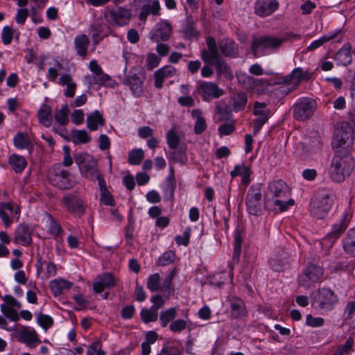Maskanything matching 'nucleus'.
Wrapping results in <instances>:
<instances>
[{
    "label": "nucleus",
    "instance_id": "16",
    "mask_svg": "<svg viewBox=\"0 0 355 355\" xmlns=\"http://www.w3.org/2000/svg\"><path fill=\"white\" fill-rule=\"evenodd\" d=\"M313 76V73L304 71L301 67H297L291 73L284 77L283 82L292 85L291 87L288 89L289 92H291L296 89L302 81H307L311 79Z\"/></svg>",
    "mask_w": 355,
    "mask_h": 355
},
{
    "label": "nucleus",
    "instance_id": "3",
    "mask_svg": "<svg viewBox=\"0 0 355 355\" xmlns=\"http://www.w3.org/2000/svg\"><path fill=\"white\" fill-rule=\"evenodd\" d=\"M354 132L348 122L343 121L335 125L334 137L331 142L332 148L334 149H342L341 148L347 144L349 146L354 139Z\"/></svg>",
    "mask_w": 355,
    "mask_h": 355
},
{
    "label": "nucleus",
    "instance_id": "56",
    "mask_svg": "<svg viewBox=\"0 0 355 355\" xmlns=\"http://www.w3.org/2000/svg\"><path fill=\"white\" fill-rule=\"evenodd\" d=\"M177 272L176 268H173L168 275L164 279L162 284H161L162 287V291H168L171 289L172 282L173 279L174 278V276L175 275Z\"/></svg>",
    "mask_w": 355,
    "mask_h": 355
},
{
    "label": "nucleus",
    "instance_id": "61",
    "mask_svg": "<svg viewBox=\"0 0 355 355\" xmlns=\"http://www.w3.org/2000/svg\"><path fill=\"white\" fill-rule=\"evenodd\" d=\"M217 112L219 114L220 121H230L232 119V111L227 107H218Z\"/></svg>",
    "mask_w": 355,
    "mask_h": 355
},
{
    "label": "nucleus",
    "instance_id": "45",
    "mask_svg": "<svg viewBox=\"0 0 355 355\" xmlns=\"http://www.w3.org/2000/svg\"><path fill=\"white\" fill-rule=\"evenodd\" d=\"M339 33V31H336L334 33H329L328 35H323L322 37H320L318 40H316L313 41L308 47L307 50L309 51H313L320 46H321L324 43L335 39L338 34Z\"/></svg>",
    "mask_w": 355,
    "mask_h": 355
},
{
    "label": "nucleus",
    "instance_id": "49",
    "mask_svg": "<svg viewBox=\"0 0 355 355\" xmlns=\"http://www.w3.org/2000/svg\"><path fill=\"white\" fill-rule=\"evenodd\" d=\"M140 315L142 321L145 323L155 322L158 318V311L151 307L149 309H142Z\"/></svg>",
    "mask_w": 355,
    "mask_h": 355
},
{
    "label": "nucleus",
    "instance_id": "62",
    "mask_svg": "<svg viewBox=\"0 0 355 355\" xmlns=\"http://www.w3.org/2000/svg\"><path fill=\"white\" fill-rule=\"evenodd\" d=\"M218 133L222 136L230 135L235 130L234 123H224L218 127Z\"/></svg>",
    "mask_w": 355,
    "mask_h": 355
},
{
    "label": "nucleus",
    "instance_id": "50",
    "mask_svg": "<svg viewBox=\"0 0 355 355\" xmlns=\"http://www.w3.org/2000/svg\"><path fill=\"white\" fill-rule=\"evenodd\" d=\"M144 157V153L143 150L140 148L133 149L129 153L128 162L132 165H139L141 164Z\"/></svg>",
    "mask_w": 355,
    "mask_h": 355
},
{
    "label": "nucleus",
    "instance_id": "43",
    "mask_svg": "<svg viewBox=\"0 0 355 355\" xmlns=\"http://www.w3.org/2000/svg\"><path fill=\"white\" fill-rule=\"evenodd\" d=\"M72 284L64 279H54L50 282V288L55 295H60L65 289L71 288Z\"/></svg>",
    "mask_w": 355,
    "mask_h": 355
},
{
    "label": "nucleus",
    "instance_id": "7",
    "mask_svg": "<svg viewBox=\"0 0 355 355\" xmlns=\"http://www.w3.org/2000/svg\"><path fill=\"white\" fill-rule=\"evenodd\" d=\"M245 206L250 214L254 216H260L261 214V184H254L249 188L245 197Z\"/></svg>",
    "mask_w": 355,
    "mask_h": 355
},
{
    "label": "nucleus",
    "instance_id": "55",
    "mask_svg": "<svg viewBox=\"0 0 355 355\" xmlns=\"http://www.w3.org/2000/svg\"><path fill=\"white\" fill-rule=\"evenodd\" d=\"M1 311L3 314L10 320L17 322L19 320L18 313L12 308L6 304L1 306Z\"/></svg>",
    "mask_w": 355,
    "mask_h": 355
},
{
    "label": "nucleus",
    "instance_id": "26",
    "mask_svg": "<svg viewBox=\"0 0 355 355\" xmlns=\"http://www.w3.org/2000/svg\"><path fill=\"white\" fill-rule=\"evenodd\" d=\"M342 247L347 255L355 258V227L348 230L342 240Z\"/></svg>",
    "mask_w": 355,
    "mask_h": 355
},
{
    "label": "nucleus",
    "instance_id": "18",
    "mask_svg": "<svg viewBox=\"0 0 355 355\" xmlns=\"http://www.w3.org/2000/svg\"><path fill=\"white\" fill-rule=\"evenodd\" d=\"M230 304V317L231 319H243L248 315V311L244 301L239 297L230 295L227 298Z\"/></svg>",
    "mask_w": 355,
    "mask_h": 355
},
{
    "label": "nucleus",
    "instance_id": "15",
    "mask_svg": "<svg viewBox=\"0 0 355 355\" xmlns=\"http://www.w3.org/2000/svg\"><path fill=\"white\" fill-rule=\"evenodd\" d=\"M105 17L112 26H124L128 25L131 19V12L125 8L119 7L116 10H110Z\"/></svg>",
    "mask_w": 355,
    "mask_h": 355
},
{
    "label": "nucleus",
    "instance_id": "8",
    "mask_svg": "<svg viewBox=\"0 0 355 355\" xmlns=\"http://www.w3.org/2000/svg\"><path fill=\"white\" fill-rule=\"evenodd\" d=\"M49 179L52 185L60 189H70L73 187L70 173L60 164H54L49 171Z\"/></svg>",
    "mask_w": 355,
    "mask_h": 355
},
{
    "label": "nucleus",
    "instance_id": "17",
    "mask_svg": "<svg viewBox=\"0 0 355 355\" xmlns=\"http://www.w3.org/2000/svg\"><path fill=\"white\" fill-rule=\"evenodd\" d=\"M196 91L206 101L218 98L224 93L223 90L219 88L217 84L212 82L198 83L196 87Z\"/></svg>",
    "mask_w": 355,
    "mask_h": 355
},
{
    "label": "nucleus",
    "instance_id": "44",
    "mask_svg": "<svg viewBox=\"0 0 355 355\" xmlns=\"http://www.w3.org/2000/svg\"><path fill=\"white\" fill-rule=\"evenodd\" d=\"M69 109L67 105H64L60 110H55L54 119L60 125L64 126L69 123Z\"/></svg>",
    "mask_w": 355,
    "mask_h": 355
},
{
    "label": "nucleus",
    "instance_id": "1",
    "mask_svg": "<svg viewBox=\"0 0 355 355\" xmlns=\"http://www.w3.org/2000/svg\"><path fill=\"white\" fill-rule=\"evenodd\" d=\"M354 167V159L349 148L336 150L329 168L330 177L334 182H343L350 176Z\"/></svg>",
    "mask_w": 355,
    "mask_h": 355
},
{
    "label": "nucleus",
    "instance_id": "34",
    "mask_svg": "<svg viewBox=\"0 0 355 355\" xmlns=\"http://www.w3.org/2000/svg\"><path fill=\"white\" fill-rule=\"evenodd\" d=\"M37 118L41 124L49 128L52 124V108L47 104H42L38 112Z\"/></svg>",
    "mask_w": 355,
    "mask_h": 355
},
{
    "label": "nucleus",
    "instance_id": "14",
    "mask_svg": "<svg viewBox=\"0 0 355 355\" xmlns=\"http://www.w3.org/2000/svg\"><path fill=\"white\" fill-rule=\"evenodd\" d=\"M351 217L348 212L345 211L339 220L332 225L331 230L326 235L324 240L333 245L347 229Z\"/></svg>",
    "mask_w": 355,
    "mask_h": 355
},
{
    "label": "nucleus",
    "instance_id": "13",
    "mask_svg": "<svg viewBox=\"0 0 355 355\" xmlns=\"http://www.w3.org/2000/svg\"><path fill=\"white\" fill-rule=\"evenodd\" d=\"M21 209L19 206L12 202L0 203V218L6 227L19 219Z\"/></svg>",
    "mask_w": 355,
    "mask_h": 355
},
{
    "label": "nucleus",
    "instance_id": "32",
    "mask_svg": "<svg viewBox=\"0 0 355 355\" xmlns=\"http://www.w3.org/2000/svg\"><path fill=\"white\" fill-rule=\"evenodd\" d=\"M8 162L16 173H21L27 166V161L25 157L15 153L8 157Z\"/></svg>",
    "mask_w": 355,
    "mask_h": 355
},
{
    "label": "nucleus",
    "instance_id": "57",
    "mask_svg": "<svg viewBox=\"0 0 355 355\" xmlns=\"http://www.w3.org/2000/svg\"><path fill=\"white\" fill-rule=\"evenodd\" d=\"M37 322L46 330L49 329L53 324V320L51 316L42 313H40L37 315Z\"/></svg>",
    "mask_w": 355,
    "mask_h": 355
},
{
    "label": "nucleus",
    "instance_id": "41",
    "mask_svg": "<svg viewBox=\"0 0 355 355\" xmlns=\"http://www.w3.org/2000/svg\"><path fill=\"white\" fill-rule=\"evenodd\" d=\"M1 37L4 45H9L11 44L13 38L17 41L19 40V32L12 26H6L2 29Z\"/></svg>",
    "mask_w": 355,
    "mask_h": 355
},
{
    "label": "nucleus",
    "instance_id": "23",
    "mask_svg": "<svg viewBox=\"0 0 355 355\" xmlns=\"http://www.w3.org/2000/svg\"><path fill=\"white\" fill-rule=\"evenodd\" d=\"M32 231L26 223H20L15 230L14 242L24 246H28L32 243Z\"/></svg>",
    "mask_w": 355,
    "mask_h": 355
},
{
    "label": "nucleus",
    "instance_id": "48",
    "mask_svg": "<svg viewBox=\"0 0 355 355\" xmlns=\"http://www.w3.org/2000/svg\"><path fill=\"white\" fill-rule=\"evenodd\" d=\"M354 340L353 337H349L343 345L337 347L334 355H345L353 351Z\"/></svg>",
    "mask_w": 355,
    "mask_h": 355
},
{
    "label": "nucleus",
    "instance_id": "37",
    "mask_svg": "<svg viewBox=\"0 0 355 355\" xmlns=\"http://www.w3.org/2000/svg\"><path fill=\"white\" fill-rule=\"evenodd\" d=\"M105 125V119L98 110H95L87 116V127L91 131H95L99 125Z\"/></svg>",
    "mask_w": 355,
    "mask_h": 355
},
{
    "label": "nucleus",
    "instance_id": "51",
    "mask_svg": "<svg viewBox=\"0 0 355 355\" xmlns=\"http://www.w3.org/2000/svg\"><path fill=\"white\" fill-rule=\"evenodd\" d=\"M345 314L346 315L345 320L347 323H355V300L347 303Z\"/></svg>",
    "mask_w": 355,
    "mask_h": 355
},
{
    "label": "nucleus",
    "instance_id": "58",
    "mask_svg": "<svg viewBox=\"0 0 355 355\" xmlns=\"http://www.w3.org/2000/svg\"><path fill=\"white\" fill-rule=\"evenodd\" d=\"M191 237V228L187 227L183 233V236L177 235L175 237V241L176 243L179 245H182L184 246H187L189 243V240Z\"/></svg>",
    "mask_w": 355,
    "mask_h": 355
},
{
    "label": "nucleus",
    "instance_id": "53",
    "mask_svg": "<svg viewBox=\"0 0 355 355\" xmlns=\"http://www.w3.org/2000/svg\"><path fill=\"white\" fill-rule=\"evenodd\" d=\"M188 321L184 319H177L169 324V329L174 333H180L188 328Z\"/></svg>",
    "mask_w": 355,
    "mask_h": 355
},
{
    "label": "nucleus",
    "instance_id": "54",
    "mask_svg": "<svg viewBox=\"0 0 355 355\" xmlns=\"http://www.w3.org/2000/svg\"><path fill=\"white\" fill-rule=\"evenodd\" d=\"M166 140L169 148L175 150L180 144V137L173 130H170L166 134Z\"/></svg>",
    "mask_w": 355,
    "mask_h": 355
},
{
    "label": "nucleus",
    "instance_id": "12",
    "mask_svg": "<svg viewBox=\"0 0 355 355\" xmlns=\"http://www.w3.org/2000/svg\"><path fill=\"white\" fill-rule=\"evenodd\" d=\"M62 201L67 210L74 216L80 218L86 213L87 204L78 195L73 193L65 195Z\"/></svg>",
    "mask_w": 355,
    "mask_h": 355
},
{
    "label": "nucleus",
    "instance_id": "42",
    "mask_svg": "<svg viewBox=\"0 0 355 355\" xmlns=\"http://www.w3.org/2000/svg\"><path fill=\"white\" fill-rule=\"evenodd\" d=\"M177 315V309L175 307L169 308L160 313L159 318L162 327H166L172 322Z\"/></svg>",
    "mask_w": 355,
    "mask_h": 355
},
{
    "label": "nucleus",
    "instance_id": "28",
    "mask_svg": "<svg viewBox=\"0 0 355 355\" xmlns=\"http://www.w3.org/2000/svg\"><path fill=\"white\" fill-rule=\"evenodd\" d=\"M143 83L141 76L130 72L123 83L129 86L130 90L135 95L139 96L142 92Z\"/></svg>",
    "mask_w": 355,
    "mask_h": 355
},
{
    "label": "nucleus",
    "instance_id": "63",
    "mask_svg": "<svg viewBox=\"0 0 355 355\" xmlns=\"http://www.w3.org/2000/svg\"><path fill=\"white\" fill-rule=\"evenodd\" d=\"M73 138L79 143L86 144L91 140L90 136L86 130H77L73 135Z\"/></svg>",
    "mask_w": 355,
    "mask_h": 355
},
{
    "label": "nucleus",
    "instance_id": "19",
    "mask_svg": "<svg viewBox=\"0 0 355 355\" xmlns=\"http://www.w3.org/2000/svg\"><path fill=\"white\" fill-rule=\"evenodd\" d=\"M172 25L167 21H161L156 24L150 33V40L159 43L162 41H167L172 33Z\"/></svg>",
    "mask_w": 355,
    "mask_h": 355
},
{
    "label": "nucleus",
    "instance_id": "33",
    "mask_svg": "<svg viewBox=\"0 0 355 355\" xmlns=\"http://www.w3.org/2000/svg\"><path fill=\"white\" fill-rule=\"evenodd\" d=\"M220 52L227 57H236L238 55V47L234 41L230 39L222 40L219 44Z\"/></svg>",
    "mask_w": 355,
    "mask_h": 355
},
{
    "label": "nucleus",
    "instance_id": "52",
    "mask_svg": "<svg viewBox=\"0 0 355 355\" xmlns=\"http://www.w3.org/2000/svg\"><path fill=\"white\" fill-rule=\"evenodd\" d=\"M175 259V252L173 250H168L164 252L157 259V264L165 266L173 263Z\"/></svg>",
    "mask_w": 355,
    "mask_h": 355
},
{
    "label": "nucleus",
    "instance_id": "40",
    "mask_svg": "<svg viewBox=\"0 0 355 355\" xmlns=\"http://www.w3.org/2000/svg\"><path fill=\"white\" fill-rule=\"evenodd\" d=\"M58 83L61 85H66L64 96L68 98H72L75 96L76 84L72 82V78L69 74H64L59 79Z\"/></svg>",
    "mask_w": 355,
    "mask_h": 355
},
{
    "label": "nucleus",
    "instance_id": "20",
    "mask_svg": "<svg viewBox=\"0 0 355 355\" xmlns=\"http://www.w3.org/2000/svg\"><path fill=\"white\" fill-rule=\"evenodd\" d=\"M207 50L201 51V58L207 64L214 65L218 60L222 59L220 55L216 41L211 36H208L206 40Z\"/></svg>",
    "mask_w": 355,
    "mask_h": 355
},
{
    "label": "nucleus",
    "instance_id": "36",
    "mask_svg": "<svg viewBox=\"0 0 355 355\" xmlns=\"http://www.w3.org/2000/svg\"><path fill=\"white\" fill-rule=\"evenodd\" d=\"M89 44L88 37L85 35H78L74 39V46L77 54L83 58L86 57L87 54V47Z\"/></svg>",
    "mask_w": 355,
    "mask_h": 355
},
{
    "label": "nucleus",
    "instance_id": "22",
    "mask_svg": "<svg viewBox=\"0 0 355 355\" xmlns=\"http://www.w3.org/2000/svg\"><path fill=\"white\" fill-rule=\"evenodd\" d=\"M115 286V278L112 273L103 272L98 275L93 283L95 293H101L105 289H110Z\"/></svg>",
    "mask_w": 355,
    "mask_h": 355
},
{
    "label": "nucleus",
    "instance_id": "46",
    "mask_svg": "<svg viewBox=\"0 0 355 355\" xmlns=\"http://www.w3.org/2000/svg\"><path fill=\"white\" fill-rule=\"evenodd\" d=\"M48 218V232L52 236L57 237L62 232L61 225L58 223L56 219L50 214H47Z\"/></svg>",
    "mask_w": 355,
    "mask_h": 355
},
{
    "label": "nucleus",
    "instance_id": "39",
    "mask_svg": "<svg viewBox=\"0 0 355 355\" xmlns=\"http://www.w3.org/2000/svg\"><path fill=\"white\" fill-rule=\"evenodd\" d=\"M351 50V44L345 43L336 54L337 60L344 66H347L352 62Z\"/></svg>",
    "mask_w": 355,
    "mask_h": 355
},
{
    "label": "nucleus",
    "instance_id": "24",
    "mask_svg": "<svg viewBox=\"0 0 355 355\" xmlns=\"http://www.w3.org/2000/svg\"><path fill=\"white\" fill-rule=\"evenodd\" d=\"M177 72L176 69L171 65H166L157 70L154 73L155 87L161 89L166 78L173 77Z\"/></svg>",
    "mask_w": 355,
    "mask_h": 355
},
{
    "label": "nucleus",
    "instance_id": "21",
    "mask_svg": "<svg viewBox=\"0 0 355 355\" xmlns=\"http://www.w3.org/2000/svg\"><path fill=\"white\" fill-rule=\"evenodd\" d=\"M279 8L277 0H257L254 13L260 17H266L275 12Z\"/></svg>",
    "mask_w": 355,
    "mask_h": 355
},
{
    "label": "nucleus",
    "instance_id": "59",
    "mask_svg": "<svg viewBox=\"0 0 355 355\" xmlns=\"http://www.w3.org/2000/svg\"><path fill=\"white\" fill-rule=\"evenodd\" d=\"M157 355H182L180 349L174 345L164 346Z\"/></svg>",
    "mask_w": 355,
    "mask_h": 355
},
{
    "label": "nucleus",
    "instance_id": "4",
    "mask_svg": "<svg viewBox=\"0 0 355 355\" xmlns=\"http://www.w3.org/2000/svg\"><path fill=\"white\" fill-rule=\"evenodd\" d=\"M323 276L324 269L322 266L313 263H308L298 275L297 282L300 286L309 288L313 284L320 282Z\"/></svg>",
    "mask_w": 355,
    "mask_h": 355
},
{
    "label": "nucleus",
    "instance_id": "6",
    "mask_svg": "<svg viewBox=\"0 0 355 355\" xmlns=\"http://www.w3.org/2000/svg\"><path fill=\"white\" fill-rule=\"evenodd\" d=\"M73 159L80 173L87 178L95 181L99 173L96 159L91 155L84 153L76 154Z\"/></svg>",
    "mask_w": 355,
    "mask_h": 355
},
{
    "label": "nucleus",
    "instance_id": "2",
    "mask_svg": "<svg viewBox=\"0 0 355 355\" xmlns=\"http://www.w3.org/2000/svg\"><path fill=\"white\" fill-rule=\"evenodd\" d=\"M335 200L336 195L332 191L325 189L318 190L310 200L311 215L317 219L325 218L334 204Z\"/></svg>",
    "mask_w": 355,
    "mask_h": 355
},
{
    "label": "nucleus",
    "instance_id": "29",
    "mask_svg": "<svg viewBox=\"0 0 355 355\" xmlns=\"http://www.w3.org/2000/svg\"><path fill=\"white\" fill-rule=\"evenodd\" d=\"M89 69L93 73L94 83L103 85L110 79V76L103 71L97 61L93 60L89 62Z\"/></svg>",
    "mask_w": 355,
    "mask_h": 355
},
{
    "label": "nucleus",
    "instance_id": "31",
    "mask_svg": "<svg viewBox=\"0 0 355 355\" xmlns=\"http://www.w3.org/2000/svg\"><path fill=\"white\" fill-rule=\"evenodd\" d=\"M245 232L244 227L238 225L234 233V252H233V259L239 261V257L241 252L243 239L245 236Z\"/></svg>",
    "mask_w": 355,
    "mask_h": 355
},
{
    "label": "nucleus",
    "instance_id": "47",
    "mask_svg": "<svg viewBox=\"0 0 355 355\" xmlns=\"http://www.w3.org/2000/svg\"><path fill=\"white\" fill-rule=\"evenodd\" d=\"M147 288L151 292L162 291L161 277L159 273L149 275L147 280Z\"/></svg>",
    "mask_w": 355,
    "mask_h": 355
},
{
    "label": "nucleus",
    "instance_id": "9",
    "mask_svg": "<svg viewBox=\"0 0 355 355\" xmlns=\"http://www.w3.org/2000/svg\"><path fill=\"white\" fill-rule=\"evenodd\" d=\"M316 107L317 103L314 99L303 98L293 105V117L300 121H306L312 116Z\"/></svg>",
    "mask_w": 355,
    "mask_h": 355
},
{
    "label": "nucleus",
    "instance_id": "11",
    "mask_svg": "<svg viewBox=\"0 0 355 355\" xmlns=\"http://www.w3.org/2000/svg\"><path fill=\"white\" fill-rule=\"evenodd\" d=\"M252 114L257 116L253 120V134H258L263 125L271 116V110L266 103L255 101L253 104Z\"/></svg>",
    "mask_w": 355,
    "mask_h": 355
},
{
    "label": "nucleus",
    "instance_id": "38",
    "mask_svg": "<svg viewBox=\"0 0 355 355\" xmlns=\"http://www.w3.org/2000/svg\"><path fill=\"white\" fill-rule=\"evenodd\" d=\"M214 64L216 66L217 79H220L222 76L230 80L233 78L234 76L230 67L223 58Z\"/></svg>",
    "mask_w": 355,
    "mask_h": 355
},
{
    "label": "nucleus",
    "instance_id": "5",
    "mask_svg": "<svg viewBox=\"0 0 355 355\" xmlns=\"http://www.w3.org/2000/svg\"><path fill=\"white\" fill-rule=\"evenodd\" d=\"M282 38L272 36H260L252 40L251 50L255 58L264 55L269 50L277 49L283 43Z\"/></svg>",
    "mask_w": 355,
    "mask_h": 355
},
{
    "label": "nucleus",
    "instance_id": "35",
    "mask_svg": "<svg viewBox=\"0 0 355 355\" xmlns=\"http://www.w3.org/2000/svg\"><path fill=\"white\" fill-rule=\"evenodd\" d=\"M13 144L16 148L19 150L28 149L32 152L33 146L28 134L24 132L17 133L13 139Z\"/></svg>",
    "mask_w": 355,
    "mask_h": 355
},
{
    "label": "nucleus",
    "instance_id": "30",
    "mask_svg": "<svg viewBox=\"0 0 355 355\" xmlns=\"http://www.w3.org/2000/svg\"><path fill=\"white\" fill-rule=\"evenodd\" d=\"M19 340L31 348L35 347L36 343H40L37 332L33 329L24 328L19 332Z\"/></svg>",
    "mask_w": 355,
    "mask_h": 355
},
{
    "label": "nucleus",
    "instance_id": "64",
    "mask_svg": "<svg viewBox=\"0 0 355 355\" xmlns=\"http://www.w3.org/2000/svg\"><path fill=\"white\" fill-rule=\"evenodd\" d=\"M250 168L245 166V164H237L234 166V170H232L230 173V175L232 178L236 176L242 177L244 175L247 171H249Z\"/></svg>",
    "mask_w": 355,
    "mask_h": 355
},
{
    "label": "nucleus",
    "instance_id": "27",
    "mask_svg": "<svg viewBox=\"0 0 355 355\" xmlns=\"http://www.w3.org/2000/svg\"><path fill=\"white\" fill-rule=\"evenodd\" d=\"M268 189L273 197L286 198L288 197V187L282 180H275L269 183Z\"/></svg>",
    "mask_w": 355,
    "mask_h": 355
},
{
    "label": "nucleus",
    "instance_id": "25",
    "mask_svg": "<svg viewBox=\"0 0 355 355\" xmlns=\"http://www.w3.org/2000/svg\"><path fill=\"white\" fill-rule=\"evenodd\" d=\"M288 263V257L284 251L274 253L270 259V265L275 272L282 271Z\"/></svg>",
    "mask_w": 355,
    "mask_h": 355
},
{
    "label": "nucleus",
    "instance_id": "60",
    "mask_svg": "<svg viewBox=\"0 0 355 355\" xmlns=\"http://www.w3.org/2000/svg\"><path fill=\"white\" fill-rule=\"evenodd\" d=\"M161 61V58L155 53H149L146 58V68L152 70L157 67Z\"/></svg>",
    "mask_w": 355,
    "mask_h": 355
},
{
    "label": "nucleus",
    "instance_id": "10",
    "mask_svg": "<svg viewBox=\"0 0 355 355\" xmlns=\"http://www.w3.org/2000/svg\"><path fill=\"white\" fill-rule=\"evenodd\" d=\"M313 302L320 309L331 311L338 302V299L333 291L327 288H322L317 291Z\"/></svg>",
    "mask_w": 355,
    "mask_h": 355
}]
</instances>
